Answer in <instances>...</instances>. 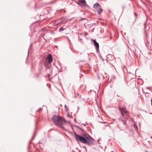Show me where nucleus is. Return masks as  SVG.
<instances>
[{
  "instance_id": "nucleus-1",
  "label": "nucleus",
  "mask_w": 152,
  "mask_h": 152,
  "mask_svg": "<svg viewBox=\"0 0 152 152\" xmlns=\"http://www.w3.org/2000/svg\"><path fill=\"white\" fill-rule=\"evenodd\" d=\"M75 138L77 141L84 144L87 143L88 144H91L93 142L92 138L89 135L86 134H83V136L75 134Z\"/></svg>"
},
{
  "instance_id": "nucleus-2",
  "label": "nucleus",
  "mask_w": 152,
  "mask_h": 152,
  "mask_svg": "<svg viewBox=\"0 0 152 152\" xmlns=\"http://www.w3.org/2000/svg\"><path fill=\"white\" fill-rule=\"evenodd\" d=\"M53 121L58 126H59L61 125H64L66 123V121L62 117L56 115H54L52 118Z\"/></svg>"
},
{
  "instance_id": "nucleus-3",
  "label": "nucleus",
  "mask_w": 152,
  "mask_h": 152,
  "mask_svg": "<svg viewBox=\"0 0 152 152\" xmlns=\"http://www.w3.org/2000/svg\"><path fill=\"white\" fill-rule=\"evenodd\" d=\"M93 7L94 9L97 12L99 15H100L102 12L103 10L100 6L99 4L98 3H96L94 4Z\"/></svg>"
},
{
  "instance_id": "nucleus-4",
  "label": "nucleus",
  "mask_w": 152,
  "mask_h": 152,
  "mask_svg": "<svg viewBox=\"0 0 152 152\" xmlns=\"http://www.w3.org/2000/svg\"><path fill=\"white\" fill-rule=\"evenodd\" d=\"M119 109L122 116L123 117L124 115L125 114L127 113L128 111L125 107H124L122 108L119 107Z\"/></svg>"
},
{
  "instance_id": "nucleus-5",
  "label": "nucleus",
  "mask_w": 152,
  "mask_h": 152,
  "mask_svg": "<svg viewBox=\"0 0 152 152\" xmlns=\"http://www.w3.org/2000/svg\"><path fill=\"white\" fill-rule=\"evenodd\" d=\"M93 42L94 45L95 46L97 51H98L99 50V44L98 42H96V41L94 39H92L91 40Z\"/></svg>"
},
{
  "instance_id": "nucleus-6",
  "label": "nucleus",
  "mask_w": 152,
  "mask_h": 152,
  "mask_svg": "<svg viewBox=\"0 0 152 152\" xmlns=\"http://www.w3.org/2000/svg\"><path fill=\"white\" fill-rule=\"evenodd\" d=\"M48 62L50 63H51L52 62L53 60L52 56L51 54H50L48 55Z\"/></svg>"
},
{
  "instance_id": "nucleus-7",
  "label": "nucleus",
  "mask_w": 152,
  "mask_h": 152,
  "mask_svg": "<svg viewBox=\"0 0 152 152\" xmlns=\"http://www.w3.org/2000/svg\"><path fill=\"white\" fill-rule=\"evenodd\" d=\"M79 2L83 4H85L86 3L85 0H79Z\"/></svg>"
},
{
  "instance_id": "nucleus-8",
  "label": "nucleus",
  "mask_w": 152,
  "mask_h": 152,
  "mask_svg": "<svg viewBox=\"0 0 152 152\" xmlns=\"http://www.w3.org/2000/svg\"><path fill=\"white\" fill-rule=\"evenodd\" d=\"M122 121L124 124L126 125V122L125 120H122Z\"/></svg>"
},
{
  "instance_id": "nucleus-9",
  "label": "nucleus",
  "mask_w": 152,
  "mask_h": 152,
  "mask_svg": "<svg viewBox=\"0 0 152 152\" xmlns=\"http://www.w3.org/2000/svg\"><path fill=\"white\" fill-rule=\"evenodd\" d=\"M63 30V28H61L59 29L60 31H61Z\"/></svg>"
},
{
  "instance_id": "nucleus-10",
  "label": "nucleus",
  "mask_w": 152,
  "mask_h": 152,
  "mask_svg": "<svg viewBox=\"0 0 152 152\" xmlns=\"http://www.w3.org/2000/svg\"><path fill=\"white\" fill-rule=\"evenodd\" d=\"M151 105H152V99H151Z\"/></svg>"
},
{
  "instance_id": "nucleus-11",
  "label": "nucleus",
  "mask_w": 152,
  "mask_h": 152,
  "mask_svg": "<svg viewBox=\"0 0 152 152\" xmlns=\"http://www.w3.org/2000/svg\"><path fill=\"white\" fill-rule=\"evenodd\" d=\"M48 77H49V75H48Z\"/></svg>"
},
{
  "instance_id": "nucleus-12",
  "label": "nucleus",
  "mask_w": 152,
  "mask_h": 152,
  "mask_svg": "<svg viewBox=\"0 0 152 152\" xmlns=\"http://www.w3.org/2000/svg\"><path fill=\"white\" fill-rule=\"evenodd\" d=\"M136 127H135V128H137V126H135Z\"/></svg>"
},
{
  "instance_id": "nucleus-13",
  "label": "nucleus",
  "mask_w": 152,
  "mask_h": 152,
  "mask_svg": "<svg viewBox=\"0 0 152 152\" xmlns=\"http://www.w3.org/2000/svg\"><path fill=\"white\" fill-rule=\"evenodd\" d=\"M136 127H135V128H137V126H135Z\"/></svg>"
},
{
  "instance_id": "nucleus-14",
  "label": "nucleus",
  "mask_w": 152,
  "mask_h": 152,
  "mask_svg": "<svg viewBox=\"0 0 152 152\" xmlns=\"http://www.w3.org/2000/svg\"><path fill=\"white\" fill-rule=\"evenodd\" d=\"M112 38V37H110V39Z\"/></svg>"
},
{
  "instance_id": "nucleus-15",
  "label": "nucleus",
  "mask_w": 152,
  "mask_h": 152,
  "mask_svg": "<svg viewBox=\"0 0 152 152\" xmlns=\"http://www.w3.org/2000/svg\"><path fill=\"white\" fill-rule=\"evenodd\" d=\"M65 107H66V105H65Z\"/></svg>"
},
{
  "instance_id": "nucleus-16",
  "label": "nucleus",
  "mask_w": 152,
  "mask_h": 152,
  "mask_svg": "<svg viewBox=\"0 0 152 152\" xmlns=\"http://www.w3.org/2000/svg\"><path fill=\"white\" fill-rule=\"evenodd\" d=\"M134 127L135 128V126L134 125Z\"/></svg>"
}]
</instances>
